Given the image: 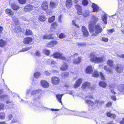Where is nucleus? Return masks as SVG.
<instances>
[{
	"label": "nucleus",
	"mask_w": 124,
	"mask_h": 124,
	"mask_svg": "<svg viewBox=\"0 0 124 124\" xmlns=\"http://www.w3.org/2000/svg\"><path fill=\"white\" fill-rule=\"evenodd\" d=\"M90 61L95 63H99L103 62L104 61V57H98L95 54H91L90 55Z\"/></svg>",
	"instance_id": "f257e3e1"
},
{
	"label": "nucleus",
	"mask_w": 124,
	"mask_h": 124,
	"mask_svg": "<svg viewBox=\"0 0 124 124\" xmlns=\"http://www.w3.org/2000/svg\"><path fill=\"white\" fill-rule=\"evenodd\" d=\"M53 58L56 59H59L65 61L67 60V59L64 56L62 53L56 52L55 53L52 55Z\"/></svg>",
	"instance_id": "f03ea898"
},
{
	"label": "nucleus",
	"mask_w": 124,
	"mask_h": 124,
	"mask_svg": "<svg viewBox=\"0 0 124 124\" xmlns=\"http://www.w3.org/2000/svg\"><path fill=\"white\" fill-rule=\"evenodd\" d=\"M6 13L10 15H12V19L13 21L14 22L16 25H17L19 23L18 18H16L13 15V12L10 9H7L6 10Z\"/></svg>",
	"instance_id": "7ed1b4c3"
},
{
	"label": "nucleus",
	"mask_w": 124,
	"mask_h": 124,
	"mask_svg": "<svg viewBox=\"0 0 124 124\" xmlns=\"http://www.w3.org/2000/svg\"><path fill=\"white\" fill-rule=\"evenodd\" d=\"M95 33L92 34V36H96L97 34L101 32L102 31V29L99 24H98L95 26Z\"/></svg>",
	"instance_id": "20e7f679"
},
{
	"label": "nucleus",
	"mask_w": 124,
	"mask_h": 124,
	"mask_svg": "<svg viewBox=\"0 0 124 124\" xmlns=\"http://www.w3.org/2000/svg\"><path fill=\"white\" fill-rule=\"evenodd\" d=\"M74 59L73 60V62L75 64H79L80 62L81 61V57L78 56V54H75L73 55Z\"/></svg>",
	"instance_id": "39448f33"
},
{
	"label": "nucleus",
	"mask_w": 124,
	"mask_h": 124,
	"mask_svg": "<svg viewBox=\"0 0 124 124\" xmlns=\"http://www.w3.org/2000/svg\"><path fill=\"white\" fill-rule=\"evenodd\" d=\"M68 112L69 113V115H75L76 116L85 117V112H81V113H83L84 115H82L80 113H79V112L77 111H68Z\"/></svg>",
	"instance_id": "423d86ee"
},
{
	"label": "nucleus",
	"mask_w": 124,
	"mask_h": 124,
	"mask_svg": "<svg viewBox=\"0 0 124 124\" xmlns=\"http://www.w3.org/2000/svg\"><path fill=\"white\" fill-rule=\"evenodd\" d=\"M114 69L117 72L120 73L122 72L123 68L121 64L117 63L116 67H115Z\"/></svg>",
	"instance_id": "0eeeda50"
},
{
	"label": "nucleus",
	"mask_w": 124,
	"mask_h": 124,
	"mask_svg": "<svg viewBox=\"0 0 124 124\" xmlns=\"http://www.w3.org/2000/svg\"><path fill=\"white\" fill-rule=\"evenodd\" d=\"M3 92V90H0V100H5L9 98V96L7 95L3 94L1 95L2 93Z\"/></svg>",
	"instance_id": "6e6552de"
},
{
	"label": "nucleus",
	"mask_w": 124,
	"mask_h": 124,
	"mask_svg": "<svg viewBox=\"0 0 124 124\" xmlns=\"http://www.w3.org/2000/svg\"><path fill=\"white\" fill-rule=\"evenodd\" d=\"M42 92V90L41 89L38 90H34L32 91L31 92V95H34L35 94L40 93V95L38 97L39 99L41 97L42 94H41Z\"/></svg>",
	"instance_id": "1a4fd4ad"
},
{
	"label": "nucleus",
	"mask_w": 124,
	"mask_h": 124,
	"mask_svg": "<svg viewBox=\"0 0 124 124\" xmlns=\"http://www.w3.org/2000/svg\"><path fill=\"white\" fill-rule=\"evenodd\" d=\"M32 41V39L31 37H27L25 38L23 40V43L25 44H31Z\"/></svg>",
	"instance_id": "9d476101"
},
{
	"label": "nucleus",
	"mask_w": 124,
	"mask_h": 124,
	"mask_svg": "<svg viewBox=\"0 0 124 124\" xmlns=\"http://www.w3.org/2000/svg\"><path fill=\"white\" fill-rule=\"evenodd\" d=\"M40 84L42 86L45 88H47L49 87L48 83L45 80H42L41 81Z\"/></svg>",
	"instance_id": "9b49d317"
},
{
	"label": "nucleus",
	"mask_w": 124,
	"mask_h": 124,
	"mask_svg": "<svg viewBox=\"0 0 124 124\" xmlns=\"http://www.w3.org/2000/svg\"><path fill=\"white\" fill-rule=\"evenodd\" d=\"M52 82L53 84L57 85L60 82V80L58 78L56 77H53L52 78Z\"/></svg>",
	"instance_id": "f8f14e48"
},
{
	"label": "nucleus",
	"mask_w": 124,
	"mask_h": 124,
	"mask_svg": "<svg viewBox=\"0 0 124 124\" xmlns=\"http://www.w3.org/2000/svg\"><path fill=\"white\" fill-rule=\"evenodd\" d=\"M65 5L68 8H71L72 6V3L71 0H66Z\"/></svg>",
	"instance_id": "ddd939ff"
},
{
	"label": "nucleus",
	"mask_w": 124,
	"mask_h": 124,
	"mask_svg": "<svg viewBox=\"0 0 124 124\" xmlns=\"http://www.w3.org/2000/svg\"><path fill=\"white\" fill-rule=\"evenodd\" d=\"M40 39H53V37L51 35H41L40 36Z\"/></svg>",
	"instance_id": "4468645a"
},
{
	"label": "nucleus",
	"mask_w": 124,
	"mask_h": 124,
	"mask_svg": "<svg viewBox=\"0 0 124 124\" xmlns=\"http://www.w3.org/2000/svg\"><path fill=\"white\" fill-rule=\"evenodd\" d=\"M48 3L46 1H44L42 5V8L44 10H47L48 8Z\"/></svg>",
	"instance_id": "2eb2a0df"
},
{
	"label": "nucleus",
	"mask_w": 124,
	"mask_h": 124,
	"mask_svg": "<svg viewBox=\"0 0 124 124\" xmlns=\"http://www.w3.org/2000/svg\"><path fill=\"white\" fill-rule=\"evenodd\" d=\"M33 7L31 5H29L25 7L24 10L25 12H30L32 11L33 8Z\"/></svg>",
	"instance_id": "dca6fc26"
},
{
	"label": "nucleus",
	"mask_w": 124,
	"mask_h": 124,
	"mask_svg": "<svg viewBox=\"0 0 124 124\" xmlns=\"http://www.w3.org/2000/svg\"><path fill=\"white\" fill-rule=\"evenodd\" d=\"M82 82V79L79 78L77 80L74 84V87L76 88L78 87Z\"/></svg>",
	"instance_id": "f3484780"
},
{
	"label": "nucleus",
	"mask_w": 124,
	"mask_h": 124,
	"mask_svg": "<svg viewBox=\"0 0 124 124\" xmlns=\"http://www.w3.org/2000/svg\"><path fill=\"white\" fill-rule=\"evenodd\" d=\"M93 71L92 66L90 65L88 66L86 68V72L87 74H91Z\"/></svg>",
	"instance_id": "a211bd4d"
},
{
	"label": "nucleus",
	"mask_w": 124,
	"mask_h": 124,
	"mask_svg": "<svg viewBox=\"0 0 124 124\" xmlns=\"http://www.w3.org/2000/svg\"><path fill=\"white\" fill-rule=\"evenodd\" d=\"M11 8L14 10H17L20 8V7L17 5L16 2H13L11 4Z\"/></svg>",
	"instance_id": "6ab92c4d"
},
{
	"label": "nucleus",
	"mask_w": 124,
	"mask_h": 124,
	"mask_svg": "<svg viewBox=\"0 0 124 124\" xmlns=\"http://www.w3.org/2000/svg\"><path fill=\"white\" fill-rule=\"evenodd\" d=\"M118 91L124 94V84H121L119 85L118 88Z\"/></svg>",
	"instance_id": "aec40b11"
},
{
	"label": "nucleus",
	"mask_w": 124,
	"mask_h": 124,
	"mask_svg": "<svg viewBox=\"0 0 124 124\" xmlns=\"http://www.w3.org/2000/svg\"><path fill=\"white\" fill-rule=\"evenodd\" d=\"M103 69L108 73L112 74L113 73V71L112 69L109 68L106 65H105Z\"/></svg>",
	"instance_id": "412c9836"
},
{
	"label": "nucleus",
	"mask_w": 124,
	"mask_h": 124,
	"mask_svg": "<svg viewBox=\"0 0 124 124\" xmlns=\"http://www.w3.org/2000/svg\"><path fill=\"white\" fill-rule=\"evenodd\" d=\"M92 7L93 9V12H97L99 10V8L96 4L94 3H93Z\"/></svg>",
	"instance_id": "4be33fe9"
},
{
	"label": "nucleus",
	"mask_w": 124,
	"mask_h": 124,
	"mask_svg": "<svg viewBox=\"0 0 124 124\" xmlns=\"http://www.w3.org/2000/svg\"><path fill=\"white\" fill-rule=\"evenodd\" d=\"M75 7L78 10L77 11V14L79 15H82V11L80 6L79 5H75Z\"/></svg>",
	"instance_id": "5701e85b"
},
{
	"label": "nucleus",
	"mask_w": 124,
	"mask_h": 124,
	"mask_svg": "<svg viewBox=\"0 0 124 124\" xmlns=\"http://www.w3.org/2000/svg\"><path fill=\"white\" fill-rule=\"evenodd\" d=\"M57 43L58 42L57 41H52L47 44L46 46L47 47L54 46L55 45H56Z\"/></svg>",
	"instance_id": "b1692460"
},
{
	"label": "nucleus",
	"mask_w": 124,
	"mask_h": 124,
	"mask_svg": "<svg viewBox=\"0 0 124 124\" xmlns=\"http://www.w3.org/2000/svg\"><path fill=\"white\" fill-rule=\"evenodd\" d=\"M93 89L91 83L88 82H86V89L87 90H92Z\"/></svg>",
	"instance_id": "393cba45"
},
{
	"label": "nucleus",
	"mask_w": 124,
	"mask_h": 124,
	"mask_svg": "<svg viewBox=\"0 0 124 124\" xmlns=\"http://www.w3.org/2000/svg\"><path fill=\"white\" fill-rule=\"evenodd\" d=\"M107 116L113 119H115L116 117V115L114 114H111L110 112H109L106 113Z\"/></svg>",
	"instance_id": "a878e982"
},
{
	"label": "nucleus",
	"mask_w": 124,
	"mask_h": 124,
	"mask_svg": "<svg viewBox=\"0 0 124 124\" xmlns=\"http://www.w3.org/2000/svg\"><path fill=\"white\" fill-rule=\"evenodd\" d=\"M107 65L111 68L114 67V62L113 61L110 60H108L107 62Z\"/></svg>",
	"instance_id": "bb28decb"
},
{
	"label": "nucleus",
	"mask_w": 124,
	"mask_h": 124,
	"mask_svg": "<svg viewBox=\"0 0 124 124\" xmlns=\"http://www.w3.org/2000/svg\"><path fill=\"white\" fill-rule=\"evenodd\" d=\"M14 31L16 33H18L21 31V28L19 26L16 25V26L13 28Z\"/></svg>",
	"instance_id": "cd10ccee"
},
{
	"label": "nucleus",
	"mask_w": 124,
	"mask_h": 124,
	"mask_svg": "<svg viewBox=\"0 0 124 124\" xmlns=\"http://www.w3.org/2000/svg\"><path fill=\"white\" fill-rule=\"evenodd\" d=\"M99 85L100 86L104 88L106 87L107 84L106 82L104 81H100L99 83Z\"/></svg>",
	"instance_id": "c85d7f7f"
},
{
	"label": "nucleus",
	"mask_w": 124,
	"mask_h": 124,
	"mask_svg": "<svg viewBox=\"0 0 124 124\" xmlns=\"http://www.w3.org/2000/svg\"><path fill=\"white\" fill-rule=\"evenodd\" d=\"M63 94L60 95L57 94L56 95V97L58 101L62 105V103L61 101V99L63 96Z\"/></svg>",
	"instance_id": "c756f323"
},
{
	"label": "nucleus",
	"mask_w": 124,
	"mask_h": 124,
	"mask_svg": "<svg viewBox=\"0 0 124 124\" xmlns=\"http://www.w3.org/2000/svg\"><path fill=\"white\" fill-rule=\"evenodd\" d=\"M39 19L41 21H45L46 18L45 16L43 15H39Z\"/></svg>",
	"instance_id": "7c9ffc66"
},
{
	"label": "nucleus",
	"mask_w": 124,
	"mask_h": 124,
	"mask_svg": "<svg viewBox=\"0 0 124 124\" xmlns=\"http://www.w3.org/2000/svg\"><path fill=\"white\" fill-rule=\"evenodd\" d=\"M86 102L89 106H93L94 105V102L90 100H87L86 101Z\"/></svg>",
	"instance_id": "2f4dec72"
},
{
	"label": "nucleus",
	"mask_w": 124,
	"mask_h": 124,
	"mask_svg": "<svg viewBox=\"0 0 124 124\" xmlns=\"http://www.w3.org/2000/svg\"><path fill=\"white\" fill-rule=\"evenodd\" d=\"M92 76L93 77L97 78L99 76V75L98 71H95L93 73Z\"/></svg>",
	"instance_id": "473e14b6"
},
{
	"label": "nucleus",
	"mask_w": 124,
	"mask_h": 124,
	"mask_svg": "<svg viewBox=\"0 0 124 124\" xmlns=\"http://www.w3.org/2000/svg\"><path fill=\"white\" fill-rule=\"evenodd\" d=\"M31 48V47H26L24 48H23L19 52H22L26 51L30 49Z\"/></svg>",
	"instance_id": "72a5a7b5"
},
{
	"label": "nucleus",
	"mask_w": 124,
	"mask_h": 124,
	"mask_svg": "<svg viewBox=\"0 0 124 124\" xmlns=\"http://www.w3.org/2000/svg\"><path fill=\"white\" fill-rule=\"evenodd\" d=\"M68 68V65L66 63L63 64L61 67L60 69L62 70H65Z\"/></svg>",
	"instance_id": "f704fd0d"
},
{
	"label": "nucleus",
	"mask_w": 124,
	"mask_h": 124,
	"mask_svg": "<svg viewBox=\"0 0 124 124\" xmlns=\"http://www.w3.org/2000/svg\"><path fill=\"white\" fill-rule=\"evenodd\" d=\"M99 74L100 75V78L101 80L105 81L106 80V79L105 76L102 72H100Z\"/></svg>",
	"instance_id": "c9c22d12"
},
{
	"label": "nucleus",
	"mask_w": 124,
	"mask_h": 124,
	"mask_svg": "<svg viewBox=\"0 0 124 124\" xmlns=\"http://www.w3.org/2000/svg\"><path fill=\"white\" fill-rule=\"evenodd\" d=\"M6 44V42L2 39L0 41V46L1 47L4 46Z\"/></svg>",
	"instance_id": "e433bc0d"
},
{
	"label": "nucleus",
	"mask_w": 124,
	"mask_h": 124,
	"mask_svg": "<svg viewBox=\"0 0 124 124\" xmlns=\"http://www.w3.org/2000/svg\"><path fill=\"white\" fill-rule=\"evenodd\" d=\"M25 34L27 35H32V32L31 30L29 29H27Z\"/></svg>",
	"instance_id": "4c0bfd02"
},
{
	"label": "nucleus",
	"mask_w": 124,
	"mask_h": 124,
	"mask_svg": "<svg viewBox=\"0 0 124 124\" xmlns=\"http://www.w3.org/2000/svg\"><path fill=\"white\" fill-rule=\"evenodd\" d=\"M69 75V73L68 72H65L62 74V77L65 78L68 77Z\"/></svg>",
	"instance_id": "58836bf2"
},
{
	"label": "nucleus",
	"mask_w": 124,
	"mask_h": 124,
	"mask_svg": "<svg viewBox=\"0 0 124 124\" xmlns=\"http://www.w3.org/2000/svg\"><path fill=\"white\" fill-rule=\"evenodd\" d=\"M41 75L39 72H37L34 73V76L36 78H37L40 76Z\"/></svg>",
	"instance_id": "ea45409f"
},
{
	"label": "nucleus",
	"mask_w": 124,
	"mask_h": 124,
	"mask_svg": "<svg viewBox=\"0 0 124 124\" xmlns=\"http://www.w3.org/2000/svg\"><path fill=\"white\" fill-rule=\"evenodd\" d=\"M102 19L103 21L104 22L105 24H106L107 23V17L105 15L103 16L102 17Z\"/></svg>",
	"instance_id": "a19ab883"
},
{
	"label": "nucleus",
	"mask_w": 124,
	"mask_h": 124,
	"mask_svg": "<svg viewBox=\"0 0 124 124\" xmlns=\"http://www.w3.org/2000/svg\"><path fill=\"white\" fill-rule=\"evenodd\" d=\"M66 37V35L64 33H61L59 35V38L60 39L64 38Z\"/></svg>",
	"instance_id": "79ce46f5"
},
{
	"label": "nucleus",
	"mask_w": 124,
	"mask_h": 124,
	"mask_svg": "<svg viewBox=\"0 0 124 124\" xmlns=\"http://www.w3.org/2000/svg\"><path fill=\"white\" fill-rule=\"evenodd\" d=\"M56 6V4L54 2H50V6L54 8Z\"/></svg>",
	"instance_id": "37998d69"
},
{
	"label": "nucleus",
	"mask_w": 124,
	"mask_h": 124,
	"mask_svg": "<svg viewBox=\"0 0 124 124\" xmlns=\"http://www.w3.org/2000/svg\"><path fill=\"white\" fill-rule=\"evenodd\" d=\"M55 16H52L51 17L49 18L48 21L50 23H51L53 22L55 19Z\"/></svg>",
	"instance_id": "c03bdc74"
},
{
	"label": "nucleus",
	"mask_w": 124,
	"mask_h": 124,
	"mask_svg": "<svg viewBox=\"0 0 124 124\" xmlns=\"http://www.w3.org/2000/svg\"><path fill=\"white\" fill-rule=\"evenodd\" d=\"M43 52L47 55H49L50 53L49 51L46 49H44L43 50Z\"/></svg>",
	"instance_id": "a18cd8bd"
},
{
	"label": "nucleus",
	"mask_w": 124,
	"mask_h": 124,
	"mask_svg": "<svg viewBox=\"0 0 124 124\" xmlns=\"http://www.w3.org/2000/svg\"><path fill=\"white\" fill-rule=\"evenodd\" d=\"M112 103L111 102H108L105 105L106 107H110L112 106Z\"/></svg>",
	"instance_id": "49530a36"
},
{
	"label": "nucleus",
	"mask_w": 124,
	"mask_h": 124,
	"mask_svg": "<svg viewBox=\"0 0 124 124\" xmlns=\"http://www.w3.org/2000/svg\"><path fill=\"white\" fill-rule=\"evenodd\" d=\"M5 116V115L4 113H0V119H4Z\"/></svg>",
	"instance_id": "de8ad7c7"
},
{
	"label": "nucleus",
	"mask_w": 124,
	"mask_h": 124,
	"mask_svg": "<svg viewBox=\"0 0 124 124\" xmlns=\"http://www.w3.org/2000/svg\"><path fill=\"white\" fill-rule=\"evenodd\" d=\"M34 55L37 56H39L40 55V52L39 51H37L34 54Z\"/></svg>",
	"instance_id": "09e8293b"
},
{
	"label": "nucleus",
	"mask_w": 124,
	"mask_h": 124,
	"mask_svg": "<svg viewBox=\"0 0 124 124\" xmlns=\"http://www.w3.org/2000/svg\"><path fill=\"white\" fill-rule=\"evenodd\" d=\"M92 20L94 22H96L98 20V18L96 16L94 15L92 16Z\"/></svg>",
	"instance_id": "8fccbe9b"
},
{
	"label": "nucleus",
	"mask_w": 124,
	"mask_h": 124,
	"mask_svg": "<svg viewBox=\"0 0 124 124\" xmlns=\"http://www.w3.org/2000/svg\"><path fill=\"white\" fill-rule=\"evenodd\" d=\"M57 24L55 22H54L52 23L51 26V29L52 28H54L56 26H57Z\"/></svg>",
	"instance_id": "3c124183"
},
{
	"label": "nucleus",
	"mask_w": 124,
	"mask_h": 124,
	"mask_svg": "<svg viewBox=\"0 0 124 124\" xmlns=\"http://www.w3.org/2000/svg\"><path fill=\"white\" fill-rule=\"evenodd\" d=\"M26 0H18L19 2L22 4H25L26 2Z\"/></svg>",
	"instance_id": "603ef678"
},
{
	"label": "nucleus",
	"mask_w": 124,
	"mask_h": 124,
	"mask_svg": "<svg viewBox=\"0 0 124 124\" xmlns=\"http://www.w3.org/2000/svg\"><path fill=\"white\" fill-rule=\"evenodd\" d=\"M18 122V120L16 117H14L12 121V123H16Z\"/></svg>",
	"instance_id": "864d4df0"
},
{
	"label": "nucleus",
	"mask_w": 124,
	"mask_h": 124,
	"mask_svg": "<svg viewBox=\"0 0 124 124\" xmlns=\"http://www.w3.org/2000/svg\"><path fill=\"white\" fill-rule=\"evenodd\" d=\"M116 85L114 84H111L109 85V87L110 88H114Z\"/></svg>",
	"instance_id": "5fc2aeb1"
},
{
	"label": "nucleus",
	"mask_w": 124,
	"mask_h": 124,
	"mask_svg": "<svg viewBox=\"0 0 124 124\" xmlns=\"http://www.w3.org/2000/svg\"><path fill=\"white\" fill-rule=\"evenodd\" d=\"M10 97H9V98L7 99V100H6V103L7 104H8L9 103H11L13 101L12 100H9L10 99Z\"/></svg>",
	"instance_id": "6e6d98bb"
},
{
	"label": "nucleus",
	"mask_w": 124,
	"mask_h": 124,
	"mask_svg": "<svg viewBox=\"0 0 124 124\" xmlns=\"http://www.w3.org/2000/svg\"><path fill=\"white\" fill-rule=\"evenodd\" d=\"M78 45L79 46H83L85 45V43L83 42L79 43H78Z\"/></svg>",
	"instance_id": "4d7b16f0"
},
{
	"label": "nucleus",
	"mask_w": 124,
	"mask_h": 124,
	"mask_svg": "<svg viewBox=\"0 0 124 124\" xmlns=\"http://www.w3.org/2000/svg\"><path fill=\"white\" fill-rule=\"evenodd\" d=\"M102 40L104 42H107L108 40V38L102 37Z\"/></svg>",
	"instance_id": "13d9d810"
},
{
	"label": "nucleus",
	"mask_w": 124,
	"mask_h": 124,
	"mask_svg": "<svg viewBox=\"0 0 124 124\" xmlns=\"http://www.w3.org/2000/svg\"><path fill=\"white\" fill-rule=\"evenodd\" d=\"M82 31L83 34L85 35V27L84 26H82Z\"/></svg>",
	"instance_id": "bf43d9fd"
},
{
	"label": "nucleus",
	"mask_w": 124,
	"mask_h": 124,
	"mask_svg": "<svg viewBox=\"0 0 124 124\" xmlns=\"http://www.w3.org/2000/svg\"><path fill=\"white\" fill-rule=\"evenodd\" d=\"M82 90L84 91H85V83H84L82 85L81 87Z\"/></svg>",
	"instance_id": "052dcab7"
},
{
	"label": "nucleus",
	"mask_w": 124,
	"mask_h": 124,
	"mask_svg": "<svg viewBox=\"0 0 124 124\" xmlns=\"http://www.w3.org/2000/svg\"><path fill=\"white\" fill-rule=\"evenodd\" d=\"M4 105L3 103H0V110L3 109L4 108Z\"/></svg>",
	"instance_id": "680f3d73"
},
{
	"label": "nucleus",
	"mask_w": 124,
	"mask_h": 124,
	"mask_svg": "<svg viewBox=\"0 0 124 124\" xmlns=\"http://www.w3.org/2000/svg\"><path fill=\"white\" fill-rule=\"evenodd\" d=\"M56 63V62L54 60H53L51 62V65L53 67L54 66Z\"/></svg>",
	"instance_id": "e2e57ef3"
},
{
	"label": "nucleus",
	"mask_w": 124,
	"mask_h": 124,
	"mask_svg": "<svg viewBox=\"0 0 124 124\" xmlns=\"http://www.w3.org/2000/svg\"><path fill=\"white\" fill-rule=\"evenodd\" d=\"M72 24L75 26L77 28H79V26H78V25L76 24L75 22L74 21H73L72 22Z\"/></svg>",
	"instance_id": "0e129e2a"
},
{
	"label": "nucleus",
	"mask_w": 124,
	"mask_h": 124,
	"mask_svg": "<svg viewBox=\"0 0 124 124\" xmlns=\"http://www.w3.org/2000/svg\"><path fill=\"white\" fill-rule=\"evenodd\" d=\"M111 98L112 100L115 101L116 100V98L115 96H112L111 97Z\"/></svg>",
	"instance_id": "69168bd1"
},
{
	"label": "nucleus",
	"mask_w": 124,
	"mask_h": 124,
	"mask_svg": "<svg viewBox=\"0 0 124 124\" xmlns=\"http://www.w3.org/2000/svg\"><path fill=\"white\" fill-rule=\"evenodd\" d=\"M114 29H109L108 31V32L110 33H112L114 31Z\"/></svg>",
	"instance_id": "338daca9"
},
{
	"label": "nucleus",
	"mask_w": 124,
	"mask_h": 124,
	"mask_svg": "<svg viewBox=\"0 0 124 124\" xmlns=\"http://www.w3.org/2000/svg\"><path fill=\"white\" fill-rule=\"evenodd\" d=\"M121 124H124V118H123L122 120L119 122Z\"/></svg>",
	"instance_id": "774afa93"
}]
</instances>
